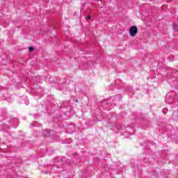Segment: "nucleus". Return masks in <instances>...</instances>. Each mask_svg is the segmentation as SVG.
<instances>
[{
    "label": "nucleus",
    "mask_w": 178,
    "mask_h": 178,
    "mask_svg": "<svg viewBox=\"0 0 178 178\" xmlns=\"http://www.w3.org/2000/svg\"><path fill=\"white\" fill-rule=\"evenodd\" d=\"M138 31V29H137V26H131L129 29V34L131 37H134L137 34Z\"/></svg>",
    "instance_id": "obj_1"
},
{
    "label": "nucleus",
    "mask_w": 178,
    "mask_h": 178,
    "mask_svg": "<svg viewBox=\"0 0 178 178\" xmlns=\"http://www.w3.org/2000/svg\"><path fill=\"white\" fill-rule=\"evenodd\" d=\"M43 136H51V132L48 129H46L43 131Z\"/></svg>",
    "instance_id": "obj_2"
},
{
    "label": "nucleus",
    "mask_w": 178,
    "mask_h": 178,
    "mask_svg": "<svg viewBox=\"0 0 178 178\" xmlns=\"http://www.w3.org/2000/svg\"><path fill=\"white\" fill-rule=\"evenodd\" d=\"M173 27H174V30H175V31H177V30H178V26L176 25V24H175Z\"/></svg>",
    "instance_id": "obj_3"
},
{
    "label": "nucleus",
    "mask_w": 178,
    "mask_h": 178,
    "mask_svg": "<svg viewBox=\"0 0 178 178\" xmlns=\"http://www.w3.org/2000/svg\"><path fill=\"white\" fill-rule=\"evenodd\" d=\"M29 51H30L31 52L33 51H34V47H29Z\"/></svg>",
    "instance_id": "obj_4"
},
{
    "label": "nucleus",
    "mask_w": 178,
    "mask_h": 178,
    "mask_svg": "<svg viewBox=\"0 0 178 178\" xmlns=\"http://www.w3.org/2000/svg\"><path fill=\"white\" fill-rule=\"evenodd\" d=\"M86 19H87L88 20H90V19H91V15H88V17H86Z\"/></svg>",
    "instance_id": "obj_5"
}]
</instances>
